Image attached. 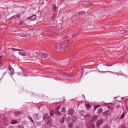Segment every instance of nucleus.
Returning a JSON list of instances; mask_svg holds the SVG:
<instances>
[{
  "label": "nucleus",
  "instance_id": "obj_46",
  "mask_svg": "<svg viewBox=\"0 0 128 128\" xmlns=\"http://www.w3.org/2000/svg\"><path fill=\"white\" fill-rule=\"evenodd\" d=\"M22 73H21V72H18V73H17V74H18L19 75H20Z\"/></svg>",
  "mask_w": 128,
  "mask_h": 128
},
{
  "label": "nucleus",
  "instance_id": "obj_2",
  "mask_svg": "<svg viewBox=\"0 0 128 128\" xmlns=\"http://www.w3.org/2000/svg\"><path fill=\"white\" fill-rule=\"evenodd\" d=\"M42 116L41 114L39 113L35 114L33 115V118L36 120H38Z\"/></svg>",
  "mask_w": 128,
  "mask_h": 128
},
{
  "label": "nucleus",
  "instance_id": "obj_4",
  "mask_svg": "<svg viewBox=\"0 0 128 128\" xmlns=\"http://www.w3.org/2000/svg\"><path fill=\"white\" fill-rule=\"evenodd\" d=\"M49 117L48 116V113H46L44 115L43 120H47Z\"/></svg>",
  "mask_w": 128,
  "mask_h": 128
},
{
  "label": "nucleus",
  "instance_id": "obj_49",
  "mask_svg": "<svg viewBox=\"0 0 128 128\" xmlns=\"http://www.w3.org/2000/svg\"><path fill=\"white\" fill-rule=\"evenodd\" d=\"M120 106L119 105H117L116 106V108H118Z\"/></svg>",
  "mask_w": 128,
  "mask_h": 128
},
{
  "label": "nucleus",
  "instance_id": "obj_27",
  "mask_svg": "<svg viewBox=\"0 0 128 128\" xmlns=\"http://www.w3.org/2000/svg\"><path fill=\"white\" fill-rule=\"evenodd\" d=\"M54 114L56 115H60V112H59L58 111L55 112H54Z\"/></svg>",
  "mask_w": 128,
  "mask_h": 128
},
{
  "label": "nucleus",
  "instance_id": "obj_48",
  "mask_svg": "<svg viewBox=\"0 0 128 128\" xmlns=\"http://www.w3.org/2000/svg\"><path fill=\"white\" fill-rule=\"evenodd\" d=\"M72 36H75V35H76V34H72Z\"/></svg>",
  "mask_w": 128,
  "mask_h": 128
},
{
  "label": "nucleus",
  "instance_id": "obj_13",
  "mask_svg": "<svg viewBox=\"0 0 128 128\" xmlns=\"http://www.w3.org/2000/svg\"><path fill=\"white\" fill-rule=\"evenodd\" d=\"M42 57L44 58H46L48 57V55L46 54L43 53L42 55Z\"/></svg>",
  "mask_w": 128,
  "mask_h": 128
},
{
  "label": "nucleus",
  "instance_id": "obj_43",
  "mask_svg": "<svg viewBox=\"0 0 128 128\" xmlns=\"http://www.w3.org/2000/svg\"><path fill=\"white\" fill-rule=\"evenodd\" d=\"M108 72H109L110 73H111L112 74H116V73H114L112 72H110V71H108Z\"/></svg>",
  "mask_w": 128,
  "mask_h": 128
},
{
  "label": "nucleus",
  "instance_id": "obj_32",
  "mask_svg": "<svg viewBox=\"0 0 128 128\" xmlns=\"http://www.w3.org/2000/svg\"><path fill=\"white\" fill-rule=\"evenodd\" d=\"M26 36V35L25 34H21L20 36L21 37H25Z\"/></svg>",
  "mask_w": 128,
  "mask_h": 128
},
{
  "label": "nucleus",
  "instance_id": "obj_14",
  "mask_svg": "<svg viewBox=\"0 0 128 128\" xmlns=\"http://www.w3.org/2000/svg\"><path fill=\"white\" fill-rule=\"evenodd\" d=\"M18 123L17 121L15 120H11V123L12 124H15Z\"/></svg>",
  "mask_w": 128,
  "mask_h": 128
},
{
  "label": "nucleus",
  "instance_id": "obj_30",
  "mask_svg": "<svg viewBox=\"0 0 128 128\" xmlns=\"http://www.w3.org/2000/svg\"><path fill=\"white\" fill-rule=\"evenodd\" d=\"M83 111H80L79 112V113L80 114H81V116L82 115V114H83Z\"/></svg>",
  "mask_w": 128,
  "mask_h": 128
},
{
  "label": "nucleus",
  "instance_id": "obj_16",
  "mask_svg": "<svg viewBox=\"0 0 128 128\" xmlns=\"http://www.w3.org/2000/svg\"><path fill=\"white\" fill-rule=\"evenodd\" d=\"M17 128H24V126L22 125H19L17 126Z\"/></svg>",
  "mask_w": 128,
  "mask_h": 128
},
{
  "label": "nucleus",
  "instance_id": "obj_35",
  "mask_svg": "<svg viewBox=\"0 0 128 128\" xmlns=\"http://www.w3.org/2000/svg\"><path fill=\"white\" fill-rule=\"evenodd\" d=\"M103 128H109V127L108 125H106L104 126Z\"/></svg>",
  "mask_w": 128,
  "mask_h": 128
},
{
  "label": "nucleus",
  "instance_id": "obj_42",
  "mask_svg": "<svg viewBox=\"0 0 128 128\" xmlns=\"http://www.w3.org/2000/svg\"><path fill=\"white\" fill-rule=\"evenodd\" d=\"M10 73L12 74H14V72L13 71L11 70L10 71Z\"/></svg>",
  "mask_w": 128,
  "mask_h": 128
},
{
  "label": "nucleus",
  "instance_id": "obj_28",
  "mask_svg": "<svg viewBox=\"0 0 128 128\" xmlns=\"http://www.w3.org/2000/svg\"><path fill=\"white\" fill-rule=\"evenodd\" d=\"M28 119H29V120L33 123H34V121H33L32 118L30 117H28Z\"/></svg>",
  "mask_w": 128,
  "mask_h": 128
},
{
  "label": "nucleus",
  "instance_id": "obj_34",
  "mask_svg": "<svg viewBox=\"0 0 128 128\" xmlns=\"http://www.w3.org/2000/svg\"><path fill=\"white\" fill-rule=\"evenodd\" d=\"M108 108L111 110H113V108L111 106H108Z\"/></svg>",
  "mask_w": 128,
  "mask_h": 128
},
{
  "label": "nucleus",
  "instance_id": "obj_23",
  "mask_svg": "<svg viewBox=\"0 0 128 128\" xmlns=\"http://www.w3.org/2000/svg\"><path fill=\"white\" fill-rule=\"evenodd\" d=\"M95 127L92 124H90V125H89V126H88L87 128H94Z\"/></svg>",
  "mask_w": 128,
  "mask_h": 128
},
{
  "label": "nucleus",
  "instance_id": "obj_18",
  "mask_svg": "<svg viewBox=\"0 0 128 128\" xmlns=\"http://www.w3.org/2000/svg\"><path fill=\"white\" fill-rule=\"evenodd\" d=\"M103 111V110L101 108H100L98 109V113H101Z\"/></svg>",
  "mask_w": 128,
  "mask_h": 128
},
{
  "label": "nucleus",
  "instance_id": "obj_20",
  "mask_svg": "<svg viewBox=\"0 0 128 128\" xmlns=\"http://www.w3.org/2000/svg\"><path fill=\"white\" fill-rule=\"evenodd\" d=\"M90 116V115L89 114H87L84 116V118H88Z\"/></svg>",
  "mask_w": 128,
  "mask_h": 128
},
{
  "label": "nucleus",
  "instance_id": "obj_50",
  "mask_svg": "<svg viewBox=\"0 0 128 128\" xmlns=\"http://www.w3.org/2000/svg\"><path fill=\"white\" fill-rule=\"evenodd\" d=\"M88 2V3H87V4H92V3L90 2Z\"/></svg>",
  "mask_w": 128,
  "mask_h": 128
},
{
  "label": "nucleus",
  "instance_id": "obj_36",
  "mask_svg": "<svg viewBox=\"0 0 128 128\" xmlns=\"http://www.w3.org/2000/svg\"><path fill=\"white\" fill-rule=\"evenodd\" d=\"M11 49H12V50H19V49L14 48H12Z\"/></svg>",
  "mask_w": 128,
  "mask_h": 128
},
{
  "label": "nucleus",
  "instance_id": "obj_33",
  "mask_svg": "<svg viewBox=\"0 0 128 128\" xmlns=\"http://www.w3.org/2000/svg\"><path fill=\"white\" fill-rule=\"evenodd\" d=\"M100 106H94V107L95 110H96V109L98 107H100Z\"/></svg>",
  "mask_w": 128,
  "mask_h": 128
},
{
  "label": "nucleus",
  "instance_id": "obj_55",
  "mask_svg": "<svg viewBox=\"0 0 128 128\" xmlns=\"http://www.w3.org/2000/svg\"><path fill=\"white\" fill-rule=\"evenodd\" d=\"M1 64V62H0V64Z\"/></svg>",
  "mask_w": 128,
  "mask_h": 128
},
{
  "label": "nucleus",
  "instance_id": "obj_56",
  "mask_svg": "<svg viewBox=\"0 0 128 128\" xmlns=\"http://www.w3.org/2000/svg\"><path fill=\"white\" fill-rule=\"evenodd\" d=\"M86 2V1H84V2Z\"/></svg>",
  "mask_w": 128,
  "mask_h": 128
},
{
  "label": "nucleus",
  "instance_id": "obj_37",
  "mask_svg": "<svg viewBox=\"0 0 128 128\" xmlns=\"http://www.w3.org/2000/svg\"><path fill=\"white\" fill-rule=\"evenodd\" d=\"M99 72H101V73H106L107 72H108V71H104V72L102 71H99Z\"/></svg>",
  "mask_w": 128,
  "mask_h": 128
},
{
  "label": "nucleus",
  "instance_id": "obj_29",
  "mask_svg": "<svg viewBox=\"0 0 128 128\" xmlns=\"http://www.w3.org/2000/svg\"><path fill=\"white\" fill-rule=\"evenodd\" d=\"M54 15L55 14H53L52 16L51 17V19L52 20H54Z\"/></svg>",
  "mask_w": 128,
  "mask_h": 128
},
{
  "label": "nucleus",
  "instance_id": "obj_10",
  "mask_svg": "<svg viewBox=\"0 0 128 128\" xmlns=\"http://www.w3.org/2000/svg\"><path fill=\"white\" fill-rule=\"evenodd\" d=\"M97 118V116L96 115L94 116L92 118V121L96 120Z\"/></svg>",
  "mask_w": 128,
  "mask_h": 128
},
{
  "label": "nucleus",
  "instance_id": "obj_45",
  "mask_svg": "<svg viewBox=\"0 0 128 128\" xmlns=\"http://www.w3.org/2000/svg\"><path fill=\"white\" fill-rule=\"evenodd\" d=\"M7 68L9 70H11V68H10V67H9V66H8V68Z\"/></svg>",
  "mask_w": 128,
  "mask_h": 128
},
{
  "label": "nucleus",
  "instance_id": "obj_38",
  "mask_svg": "<svg viewBox=\"0 0 128 128\" xmlns=\"http://www.w3.org/2000/svg\"><path fill=\"white\" fill-rule=\"evenodd\" d=\"M21 73H22L23 74H24V76H26V74L25 73V72H24L22 70Z\"/></svg>",
  "mask_w": 128,
  "mask_h": 128
},
{
  "label": "nucleus",
  "instance_id": "obj_26",
  "mask_svg": "<svg viewBox=\"0 0 128 128\" xmlns=\"http://www.w3.org/2000/svg\"><path fill=\"white\" fill-rule=\"evenodd\" d=\"M124 112H123L122 114L121 115V116L120 117V119H122L124 117Z\"/></svg>",
  "mask_w": 128,
  "mask_h": 128
},
{
  "label": "nucleus",
  "instance_id": "obj_40",
  "mask_svg": "<svg viewBox=\"0 0 128 128\" xmlns=\"http://www.w3.org/2000/svg\"><path fill=\"white\" fill-rule=\"evenodd\" d=\"M105 65L106 66H112V65L110 64H105Z\"/></svg>",
  "mask_w": 128,
  "mask_h": 128
},
{
  "label": "nucleus",
  "instance_id": "obj_54",
  "mask_svg": "<svg viewBox=\"0 0 128 128\" xmlns=\"http://www.w3.org/2000/svg\"><path fill=\"white\" fill-rule=\"evenodd\" d=\"M87 72H86V74H85V75H86L87 74Z\"/></svg>",
  "mask_w": 128,
  "mask_h": 128
},
{
  "label": "nucleus",
  "instance_id": "obj_25",
  "mask_svg": "<svg viewBox=\"0 0 128 128\" xmlns=\"http://www.w3.org/2000/svg\"><path fill=\"white\" fill-rule=\"evenodd\" d=\"M85 105L88 109H90V105L86 104Z\"/></svg>",
  "mask_w": 128,
  "mask_h": 128
},
{
  "label": "nucleus",
  "instance_id": "obj_6",
  "mask_svg": "<svg viewBox=\"0 0 128 128\" xmlns=\"http://www.w3.org/2000/svg\"><path fill=\"white\" fill-rule=\"evenodd\" d=\"M36 18V15L34 14L29 17L28 19H30L32 20H34Z\"/></svg>",
  "mask_w": 128,
  "mask_h": 128
},
{
  "label": "nucleus",
  "instance_id": "obj_9",
  "mask_svg": "<svg viewBox=\"0 0 128 128\" xmlns=\"http://www.w3.org/2000/svg\"><path fill=\"white\" fill-rule=\"evenodd\" d=\"M52 121L51 119H49L47 122V124L48 125H50L52 123Z\"/></svg>",
  "mask_w": 128,
  "mask_h": 128
},
{
  "label": "nucleus",
  "instance_id": "obj_19",
  "mask_svg": "<svg viewBox=\"0 0 128 128\" xmlns=\"http://www.w3.org/2000/svg\"><path fill=\"white\" fill-rule=\"evenodd\" d=\"M73 124L72 122H70L68 124V126L70 128H72L73 126Z\"/></svg>",
  "mask_w": 128,
  "mask_h": 128
},
{
  "label": "nucleus",
  "instance_id": "obj_12",
  "mask_svg": "<svg viewBox=\"0 0 128 128\" xmlns=\"http://www.w3.org/2000/svg\"><path fill=\"white\" fill-rule=\"evenodd\" d=\"M18 53L20 55L22 56H25L26 55V54L25 52H19Z\"/></svg>",
  "mask_w": 128,
  "mask_h": 128
},
{
  "label": "nucleus",
  "instance_id": "obj_17",
  "mask_svg": "<svg viewBox=\"0 0 128 128\" xmlns=\"http://www.w3.org/2000/svg\"><path fill=\"white\" fill-rule=\"evenodd\" d=\"M108 112L109 111H105L103 113V116H105L107 115L108 114Z\"/></svg>",
  "mask_w": 128,
  "mask_h": 128
},
{
  "label": "nucleus",
  "instance_id": "obj_52",
  "mask_svg": "<svg viewBox=\"0 0 128 128\" xmlns=\"http://www.w3.org/2000/svg\"><path fill=\"white\" fill-rule=\"evenodd\" d=\"M2 56H0V59H1V58H2Z\"/></svg>",
  "mask_w": 128,
  "mask_h": 128
},
{
  "label": "nucleus",
  "instance_id": "obj_15",
  "mask_svg": "<svg viewBox=\"0 0 128 128\" xmlns=\"http://www.w3.org/2000/svg\"><path fill=\"white\" fill-rule=\"evenodd\" d=\"M50 116H52L54 114V110L51 111L50 112Z\"/></svg>",
  "mask_w": 128,
  "mask_h": 128
},
{
  "label": "nucleus",
  "instance_id": "obj_11",
  "mask_svg": "<svg viewBox=\"0 0 128 128\" xmlns=\"http://www.w3.org/2000/svg\"><path fill=\"white\" fill-rule=\"evenodd\" d=\"M65 118L64 117H63L61 118L60 120V122L61 123H63L64 122Z\"/></svg>",
  "mask_w": 128,
  "mask_h": 128
},
{
  "label": "nucleus",
  "instance_id": "obj_39",
  "mask_svg": "<svg viewBox=\"0 0 128 128\" xmlns=\"http://www.w3.org/2000/svg\"><path fill=\"white\" fill-rule=\"evenodd\" d=\"M60 106H57L56 108V109L57 110H58L60 109Z\"/></svg>",
  "mask_w": 128,
  "mask_h": 128
},
{
  "label": "nucleus",
  "instance_id": "obj_21",
  "mask_svg": "<svg viewBox=\"0 0 128 128\" xmlns=\"http://www.w3.org/2000/svg\"><path fill=\"white\" fill-rule=\"evenodd\" d=\"M85 14V12L83 11H80V12H78L79 15H82L84 14Z\"/></svg>",
  "mask_w": 128,
  "mask_h": 128
},
{
  "label": "nucleus",
  "instance_id": "obj_24",
  "mask_svg": "<svg viewBox=\"0 0 128 128\" xmlns=\"http://www.w3.org/2000/svg\"><path fill=\"white\" fill-rule=\"evenodd\" d=\"M118 128H126V127L123 125H121L119 126Z\"/></svg>",
  "mask_w": 128,
  "mask_h": 128
},
{
  "label": "nucleus",
  "instance_id": "obj_31",
  "mask_svg": "<svg viewBox=\"0 0 128 128\" xmlns=\"http://www.w3.org/2000/svg\"><path fill=\"white\" fill-rule=\"evenodd\" d=\"M66 126L64 125H62L61 126L60 128H66Z\"/></svg>",
  "mask_w": 128,
  "mask_h": 128
},
{
  "label": "nucleus",
  "instance_id": "obj_7",
  "mask_svg": "<svg viewBox=\"0 0 128 128\" xmlns=\"http://www.w3.org/2000/svg\"><path fill=\"white\" fill-rule=\"evenodd\" d=\"M77 117L75 116H73L72 118V121L74 122H76L77 120Z\"/></svg>",
  "mask_w": 128,
  "mask_h": 128
},
{
  "label": "nucleus",
  "instance_id": "obj_53",
  "mask_svg": "<svg viewBox=\"0 0 128 128\" xmlns=\"http://www.w3.org/2000/svg\"><path fill=\"white\" fill-rule=\"evenodd\" d=\"M58 34V33H56V35H57Z\"/></svg>",
  "mask_w": 128,
  "mask_h": 128
},
{
  "label": "nucleus",
  "instance_id": "obj_47",
  "mask_svg": "<svg viewBox=\"0 0 128 128\" xmlns=\"http://www.w3.org/2000/svg\"><path fill=\"white\" fill-rule=\"evenodd\" d=\"M8 128H14V127L12 126H9Z\"/></svg>",
  "mask_w": 128,
  "mask_h": 128
},
{
  "label": "nucleus",
  "instance_id": "obj_44",
  "mask_svg": "<svg viewBox=\"0 0 128 128\" xmlns=\"http://www.w3.org/2000/svg\"><path fill=\"white\" fill-rule=\"evenodd\" d=\"M24 21H22V22H20L19 24V25H20V24H23L24 23Z\"/></svg>",
  "mask_w": 128,
  "mask_h": 128
},
{
  "label": "nucleus",
  "instance_id": "obj_41",
  "mask_svg": "<svg viewBox=\"0 0 128 128\" xmlns=\"http://www.w3.org/2000/svg\"><path fill=\"white\" fill-rule=\"evenodd\" d=\"M20 14H16V17L18 18H19L20 17Z\"/></svg>",
  "mask_w": 128,
  "mask_h": 128
},
{
  "label": "nucleus",
  "instance_id": "obj_1",
  "mask_svg": "<svg viewBox=\"0 0 128 128\" xmlns=\"http://www.w3.org/2000/svg\"><path fill=\"white\" fill-rule=\"evenodd\" d=\"M65 38L64 40L65 41V42H63L61 43L60 44H58V45L56 44L55 45V47L57 48H58L59 47L60 50H64L67 46H66L65 45L66 44H70L72 42V41H70L69 40V38H68L67 37L66 38Z\"/></svg>",
  "mask_w": 128,
  "mask_h": 128
},
{
  "label": "nucleus",
  "instance_id": "obj_57",
  "mask_svg": "<svg viewBox=\"0 0 128 128\" xmlns=\"http://www.w3.org/2000/svg\"><path fill=\"white\" fill-rule=\"evenodd\" d=\"M5 74V73H4V74Z\"/></svg>",
  "mask_w": 128,
  "mask_h": 128
},
{
  "label": "nucleus",
  "instance_id": "obj_8",
  "mask_svg": "<svg viewBox=\"0 0 128 128\" xmlns=\"http://www.w3.org/2000/svg\"><path fill=\"white\" fill-rule=\"evenodd\" d=\"M22 113L20 112H15L14 114V116H20V115Z\"/></svg>",
  "mask_w": 128,
  "mask_h": 128
},
{
  "label": "nucleus",
  "instance_id": "obj_22",
  "mask_svg": "<svg viewBox=\"0 0 128 128\" xmlns=\"http://www.w3.org/2000/svg\"><path fill=\"white\" fill-rule=\"evenodd\" d=\"M61 112L64 113L66 112V109L65 108H63L62 109Z\"/></svg>",
  "mask_w": 128,
  "mask_h": 128
},
{
  "label": "nucleus",
  "instance_id": "obj_51",
  "mask_svg": "<svg viewBox=\"0 0 128 128\" xmlns=\"http://www.w3.org/2000/svg\"><path fill=\"white\" fill-rule=\"evenodd\" d=\"M19 50H18V51H23V50H20V49H19Z\"/></svg>",
  "mask_w": 128,
  "mask_h": 128
},
{
  "label": "nucleus",
  "instance_id": "obj_3",
  "mask_svg": "<svg viewBox=\"0 0 128 128\" xmlns=\"http://www.w3.org/2000/svg\"><path fill=\"white\" fill-rule=\"evenodd\" d=\"M103 121V119H100L98 120L96 122V124L97 125L99 126L102 123Z\"/></svg>",
  "mask_w": 128,
  "mask_h": 128
},
{
  "label": "nucleus",
  "instance_id": "obj_5",
  "mask_svg": "<svg viewBox=\"0 0 128 128\" xmlns=\"http://www.w3.org/2000/svg\"><path fill=\"white\" fill-rule=\"evenodd\" d=\"M74 111L73 110L72 108H70L69 109L68 111V113L71 115H72L74 113Z\"/></svg>",
  "mask_w": 128,
  "mask_h": 128
}]
</instances>
